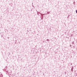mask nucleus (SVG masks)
Wrapping results in <instances>:
<instances>
[{
	"instance_id": "obj_2",
	"label": "nucleus",
	"mask_w": 77,
	"mask_h": 77,
	"mask_svg": "<svg viewBox=\"0 0 77 77\" xmlns=\"http://www.w3.org/2000/svg\"><path fill=\"white\" fill-rule=\"evenodd\" d=\"M1 77H3V75H2V74L0 75Z\"/></svg>"
},
{
	"instance_id": "obj_8",
	"label": "nucleus",
	"mask_w": 77,
	"mask_h": 77,
	"mask_svg": "<svg viewBox=\"0 0 77 77\" xmlns=\"http://www.w3.org/2000/svg\"><path fill=\"white\" fill-rule=\"evenodd\" d=\"M47 41H48V39H47Z\"/></svg>"
},
{
	"instance_id": "obj_4",
	"label": "nucleus",
	"mask_w": 77,
	"mask_h": 77,
	"mask_svg": "<svg viewBox=\"0 0 77 77\" xmlns=\"http://www.w3.org/2000/svg\"><path fill=\"white\" fill-rule=\"evenodd\" d=\"M74 4H75V1H74Z\"/></svg>"
},
{
	"instance_id": "obj_9",
	"label": "nucleus",
	"mask_w": 77,
	"mask_h": 77,
	"mask_svg": "<svg viewBox=\"0 0 77 77\" xmlns=\"http://www.w3.org/2000/svg\"><path fill=\"white\" fill-rule=\"evenodd\" d=\"M43 75H44V74H43Z\"/></svg>"
},
{
	"instance_id": "obj_1",
	"label": "nucleus",
	"mask_w": 77,
	"mask_h": 77,
	"mask_svg": "<svg viewBox=\"0 0 77 77\" xmlns=\"http://www.w3.org/2000/svg\"><path fill=\"white\" fill-rule=\"evenodd\" d=\"M9 74H10V75H11V74H12V71L11 70L10 71V72H9Z\"/></svg>"
},
{
	"instance_id": "obj_3",
	"label": "nucleus",
	"mask_w": 77,
	"mask_h": 77,
	"mask_svg": "<svg viewBox=\"0 0 77 77\" xmlns=\"http://www.w3.org/2000/svg\"><path fill=\"white\" fill-rule=\"evenodd\" d=\"M72 44H74V42H72Z\"/></svg>"
},
{
	"instance_id": "obj_7",
	"label": "nucleus",
	"mask_w": 77,
	"mask_h": 77,
	"mask_svg": "<svg viewBox=\"0 0 77 77\" xmlns=\"http://www.w3.org/2000/svg\"><path fill=\"white\" fill-rule=\"evenodd\" d=\"M71 65H72V63H71Z\"/></svg>"
},
{
	"instance_id": "obj_5",
	"label": "nucleus",
	"mask_w": 77,
	"mask_h": 77,
	"mask_svg": "<svg viewBox=\"0 0 77 77\" xmlns=\"http://www.w3.org/2000/svg\"><path fill=\"white\" fill-rule=\"evenodd\" d=\"M76 13H77V10L76 11Z\"/></svg>"
},
{
	"instance_id": "obj_6",
	"label": "nucleus",
	"mask_w": 77,
	"mask_h": 77,
	"mask_svg": "<svg viewBox=\"0 0 77 77\" xmlns=\"http://www.w3.org/2000/svg\"><path fill=\"white\" fill-rule=\"evenodd\" d=\"M8 39H9V38L8 37Z\"/></svg>"
}]
</instances>
